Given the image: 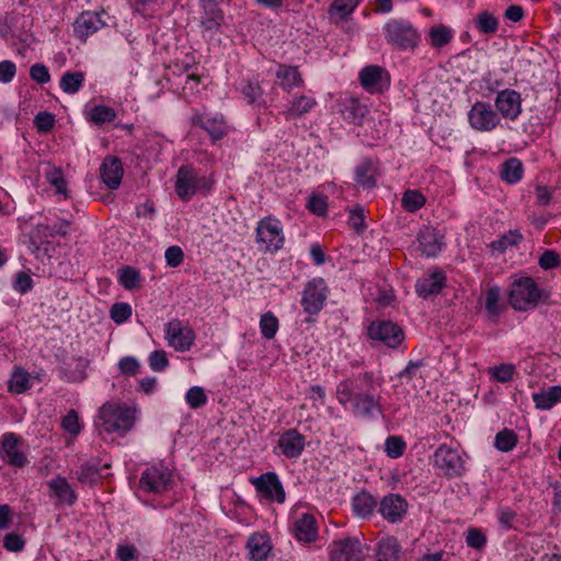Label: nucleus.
Here are the masks:
<instances>
[{
  "label": "nucleus",
  "instance_id": "nucleus-1",
  "mask_svg": "<svg viewBox=\"0 0 561 561\" xmlns=\"http://www.w3.org/2000/svg\"><path fill=\"white\" fill-rule=\"evenodd\" d=\"M549 294L541 290L530 277H523L512 284L510 304L518 311L534 309L539 302H546Z\"/></svg>",
  "mask_w": 561,
  "mask_h": 561
},
{
  "label": "nucleus",
  "instance_id": "nucleus-2",
  "mask_svg": "<svg viewBox=\"0 0 561 561\" xmlns=\"http://www.w3.org/2000/svg\"><path fill=\"white\" fill-rule=\"evenodd\" d=\"M134 425V415L129 408L105 403L99 410V421L95 423L102 433H126Z\"/></svg>",
  "mask_w": 561,
  "mask_h": 561
},
{
  "label": "nucleus",
  "instance_id": "nucleus-3",
  "mask_svg": "<svg viewBox=\"0 0 561 561\" xmlns=\"http://www.w3.org/2000/svg\"><path fill=\"white\" fill-rule=\"evenodd\" d=\"M382 30L386 42L396 49H414L419 45L420 34L408 21L391 19Z\"/></svg>",
  "mask_w": 561,
  "mask_h": 561
},
{
  "label": "nucleus",
  "instance_id": "nucleus-4",
  "mask_svg": "<svg viewBox=\"0 0 561 561\" xmlns=\"http://www.w3.org/2000/svg\"><path fill=\"white\" fill-rule=\"evenodd\" d=\"M255 242L260 244V251L274 252L282 249L284 236L280 221L272 217L261 219L255 229Z\"/></svg>",
  "mask_w": 561,
  "mask_h": 561
},
{
  "label": "nucleus",
  "instance_id": "nucleus-5",
  "mask_svg": "<svg viewBox=\"0 0 561 561\" xmlns=\"http://www.w3.org/2000/svg\"><path fill=\"white\" fill-rule=\"evenodd\" d=\"M434 466L448 479L461 477L466 471L465 460L459 451L446 444L435 450Z\"/></svg>",
  "mask_w": 561,
  "mask_h": 561
},
{
  "label": "nucleus",
  "instance_id": "nucleus-6",
  "mask_svg": "<svg viewBox=\"0 0 561 561\" xmlns=\"http://www.w3.org/2000/svg\"><path fill=\"white\" fill-rule=\"evenodd\" d=\"M329 556L330 561H363L365 547L356 536L344 537L332 541Z\"/></svg>",
  "mask_w": 561,
  "mask_h": 561
},
{
  "label": "nucleus",
  "instance_id": "nucleus-7",
  "mask_svg": "<svg viewBox=\"0 0 561 561\" xmlns=\"http://www.w3.org/2000/svg\"><path fill=\"white\" fill-rule=\"evenodd\" d=\"M470 126L478 131H491L500 124L499 113L488 102H476L468 112Z\"/></svg>",
  "mask_w": 561,
  "mask_h": 561
},
{
  "label": "nucleus",
  "instance_id": "nucleus-8",
  "mask_svg": "<svg viewBox=\"0 0 561 561\" xmlns=\"http://www.w3.org/2000/svg\"><path fill=\"white\" fill-rule=\"evenodd\" d=\"M367 333L371 340L379 341L391 348L398 347L404 340L403 330L389 320L373 321Z\"/></svg>",
  "mask_w": 561,
  "mask_h": 561
},
{
  "label": "nucleus",
  "instance_id": "nucleus-9",
  "mask_svg": "<svg viewBox=\"0 0 561 561\" xmlns=\"http://www.w3.org/2000/svg\"><path fill=\"white\" fill-rule=\"evenodd\" d=\"M328 287L324 279L314 278L308 282L302 291L301 305L305 312L313 316L319 313L327 300Z\"/></svg>",
  "mask_w": 561,
  "mask_h": 561
},
{
  "label": "nucleus",
  "instance_id": "nucleus-10",
  "mask_svg": "<svg viewBox=\"0 0 561 561\" xmlns=\"http://www.w3.org/2000/svg\"><path fill=\"white\" fill-rule=\"evenodd\" d=\"M165 340L169 345L178 352L188 351L195 341L194 331L182 323L179 319H173L165 324Z\"/></svg>",
  "mask_w": 561,
  "mask_h": 561
},
{
  "label": "nucleus",
  "instance_id": "nucleus-11",
  "mask_svg": "<svg viewBox=\"0 0 561 561\" xmlns=\"http://www.w3.org/2000/svg\"><path fill=\"white\" fill-rule=\"evenodd\" d=\"M256 491L264 495L268 501L283 503L285 501V491L275 472L268 471L252 480Z\"/></svg>",
  "mask_w": 561,
  "mask_h": 561
},
{
  "label": "nucleus",
  "instance_id": "nucleus-12",
  "mask_svg": "<svg viewBox=\"0 0 561 561\" xmlns=\"http://www.w3.org/2000/svg\"><path fill=\"white\" fill-rule=\"evenodd\" d=\"M495 106L504 118L515 121L522 113L520 93L511 89L497 92Z\"/></svg>",
  "mask_w": 561,
  "mask_h": 561
},
{
  "label": "nucleus",
  "instance_id": "nucleus-13",
  "mask_svg": "<svg viewBox=\"0 0 561 561\" xmlns=\"http://www.w3.org/2000/svg\"><path fill=\"white\" fill-rule=\"evenodd\" d=\"M198 191V176L190 165H182L176 173L175 192L182 201H190Z\"/></svg>",
  "mask_w": 561,
  "mask_h": 561
},
{
  "label": "nucleus",
  "instance_id": "nucleus-14",
  "mask_svg": "<svg viewBox=\"0 0 561 561\" xmlns=\"http://www.w3.org/2000/svg\"><path fill=\"white\" fill-rule=\"evenodd\" d=\"M408 511V502L400 494H388L379 504V513L390 523L402 520Z\"/></svg>",
  "mask_w": 561,
  "mask_h": 561
},
{
  "label": "nucleus",
  "instance_id": "nucleus-15",
  "mask_svg": "<svg viewBox=\"0 0 561 561\" xmlns=\"http://www.w3.org/2000/svg\"><path fill=\"white\" fill-rule=\"evenodd\" d=\"M171 480L168 469L151 467L144 471L140 478V486L147 492L160 493L164 491Z\"/></svg>",
  "mask_w": 561,
  "mask_h": 561
},
{
  "label": "nucleus",
  "instance_id": "nucleus-16",
  "mask_svg": "<svg viewBox=\"0 0 561 561\" xmlns=\"http://www.w3.org/2000/svg\"><path fill=\"white\" fill-rule=\"evenodd\" d=\"M306 446V438L297 430H288L278 439V448L286 458L296 459L300 457Z\"/></svg>",
  "mask_w": 561,
  "mask_h": 561
},
{
  "label": "nucleus",
  "instance_id": "nucleus-17",
  "mask_svg": "<svg viewBox=\"0 0 561 561\" xmlns=\"http://www.w3.org/2000/svg\"><path fill=\"white\" fill-rule=\"evenodd\" d=\"M105 25V22L101 18V13L85 11L82 12L73 23V31L77 37L85 39L94 32L101 30Z\"/></svg>",
  "mask_w": 561,
  "mask_h": 561
},
{
  "label": "nucleus",
  "instance_id": "nucleus-18",
  "mask_svg": "<svg viewBox=\"0 0 561 561\" xmlns=\"http://www.w3.org/2000/svg\"><path fill=\"white\" fill-rule=\"evenodd\" d=\"M445 285V273L440 270H435L416 282L415 291L423 299H427L430 296L439 294Z\"/></svg>",
  "mask_w": 561,
  "mask_h": 561
},
{
  "label": "nucleus",
  "instance_id": "nucleus-19",
  "mask_svg": "<svg viewBox=\"0 0 561 561\" xmlns=\"http://www.w3.org/2000/svg\"><path fill=\"white\" fill-rule=\"evenodd\" d=\"M250 561H266L272 552V543L267 534L254 533L245 543Z\"/></svg>",
  "mask_w": 561,
  "mask_h": 561
},
{
  "label": "nucleus",
  "instance_id": "nucleus-20",
  "mask_svg": "<svg viewBox=\"0 0 561 561\" xmlns=\"http://www.w3.org/2000/svg\"><path fill=\"white\" fill-rule=\"evenodd\" d=\"M19 437L14 433H7L1 442V456L13 467L22 468L26 465V456L18 448Z\"/></svg>",
  "mask_w": 561,
  "mask_h": 561
},
{
  "label": "nucleus",
  "instance_id": "nucleus-21",
  "mask_svg": "<svg viewBox=\"0 0 561 561\" xmlns=\"http://www.w3.org/2000/svg\"><path fill=\"white\" fill-rule=\"evenodd\" d=\"M101 178L110 190H116L124 174L122 161L116 157H106L100 168Z\"/></svg>",
  "mask_w": 561,
  "mask_h": 561
},
{
  "label": "nucleus",
  "instance_id": "nucleus-22",
  "mask_svg": "<svg viewBox=\"0 0 561 561\" xmlns=\"http://www.w3.org/2000/svg\"><path fill=\"white\" fill-rule=\"evenodd\" d=\"M420 249L425 256H436L443 247V234L433 227H426L417 237Z\"/></svg>",
  "mask_w": 561,
  "mask_h": 561
},
{
  "label": "nucleus",
  "instance_id": "nucleus-23",
  "mask_svg": "<svg viewBox=\"0 0 561 561\" xmlns=\"http://www.w3.org/2000/svg\"><path fill=\"white\" fill-rule=\"evenodd\" d=\"M193 125L204 129L216 141L227 134V125L222 118L209 117L204 114H195L192 117Z\"/></svg>",
  "mask_w": 561,
  "mask_h": 561
},
{
  "label": "nucleus",
  "instance_id": "nucleus-24",
  "mask_svg": "<svg viewBox=\"0 0 561 561\" xmlns=\"http://www.w3.org/2000/svg\"><path fill=\"white\" fill-rule=\"evenodd\" d=\"M294 534L297 540L312 542L317 539L318 528L313 515L305 513L295 522Z\"/></svg>",
  "mask_w": 561,
  "mask_h": 561
},
{
  "label": "nucleus",
  "instance_id": "nucleus-25",
  "mask_svg": "<svg viewBox=\"0 0 561 561\" xmlns=\"http://www.w3.org/2000/svg\"><path fill=\"white\" fill-rule=\"evenodd\" d=\"M382 73L383 69L379 66H367L359 72L360 85L369 93H378L382 91Z\"/></svg>",
  "mask_w": 561,
  "mask_h": 561
},
{
  "label": "nucleus",
  "instance_id": "nucleus-26",
  "mask_svg": "<svg viewBox=\"0 0 561 561\" xmlns=\"http://www.w3.org/2000/svg\"><path fill=\"white\" fill-rule=\"evenodd\" d=\"M377 175V163L371 159L363 160L355 169V180L365 188H371L376 186Z\"/></svg>",
  "mask_w": 561,
  "mask_h": 561
},
{
  "label": "nucleus",
  "instance_id": "nucleus-27",
  "mask_svg": "<svg viewBox=\"0 0 561 561\" xmlns=\"http://www.w3.org/2000/svg\"><path fill=\"white\" fill-rule=\"evenodd\" d=\"M353 411L355 415L373 417L376 413H381V408L374 396L368 393H357L354 397Z\"/></svg>",
  "mask_w": 561,
  "mask_h": 561
},
{
  "label": "nucleus",
  "instance_id": "nucleus-28",
  "mask_svg": "<svg viewBox=\"0 0 561 561\" xmlns=\"http://www.w3.org/2000/svg\"><path fill=\"white\" fill-rule=\"evenodd\" d=\"M535 407L539 410H550L561 402V386H551L533 394Z\"/></svg>",
  "mask_w": 561,
  "mask_h": 561
},
{
  "label": "nucleus",
  "instance_id": "nucleus-29",
  "mask_svg": "<svg viewBox=\"0 0 561 561\" xmlns=\"http://www.w3.org/2000/svg\"><path fill=\"white\" fill-rule=\"evenodd\" d=\"M317 101L308 95H300L291 101L290 105L286 107L280 114L286 121L295 119L306 113H308Z\"/></svg>",
  "mask_w": 561,
  "mask_h": 561
},
{
  "label": "nucleus",
  "instance_id": "nucleus-30",
  "mask_svg": "<svg viewBox=\"0 0 561 561\" xmlns=\"http://www.w3.org/2000/svg\"><path fill=\"white\" fill-rule=\"evenodd\" d=\"M362 0H333L329 5L328 14L332 23H340L351 15Z\"/></svg>",
  "mask_w": 561,
  "mask_h": 561
},
{
  "label": "nucleus",
  "instance_id": "nucleus-31",
  "mask_svg": "<svg viewBox=\"0 0 561 561\" xmlns=\"http://www.w3.org/2000/svg\"><path fill=\"white\" fill-rule=\"evenodd\" d=\"M401 553V546L397 538L386 537L378 542L376 550L377 561H398Z\"/></svg>",
  "mask_w": 561,
  "mask_h": 561
},
{
  "label": "nucleus",
  "instance_id": "nucleus-32",
  "mask_svg": "<svg viewBox=\"0 0 561 561\" xmlns=\"http://www.w3.org/2000/svg\"><path fill=\"white\" fill-rule=\"evenodd\" d=\"M276 78L279 80V85L287 91L294 87H300L304 83L298 68L294 66L279 65L276 71Z\"/></svg>",
  "mask_w": 561,
  "mask_h": 561
},
{
  "label": "nucleus",
  "instance_id": "nucleus-33",
  "mask_svg": "<svg viewBox=\"0 0 561 561\" xmlns=\"http://www.w3.org/2000/svg\"><path fill=\"white\" fill-rule=\"evenodd\" d=\"M352 505L358 517L366 518L376 510L377 501L370 493L362 491L353 497Z\"/></svg>",
  "mask_w": 561,
  "mask_h": 561
},
{
  "label": "nucleus",
  "instance_id": "nucleus-34",
  "mask_svg": "<svg viewBox=\"0 0 561 561\" xmlns=\"http://www.w3.org/2000/svg\"><path fill=\"white\" fill-rule=\"evenodd\" d=\"M367 105L359 102V100L351 98L345 101L343 107L344 118L354 124H362L363 118L368 114Z\"/></svg>",
  "mask_w": 561,
  "mask_h": 561
},
{
  "label": "nucleus",
  "instance_id": "nucleus-35",
  "mask_svg": "<svg viewBox=\"0 0 561 561\" xmlns=\"http://www.w3.org/2000/svg\"><path fill=\"white\" fill-rule=\"evenodd\" d=\"M201 7L204 11V20L202 21V24L205 28L213 30L224 22V12L216 0L207 2Z\"/></svg>",
  "mask_w": 561,
  "mask_h": 561
},
{
  "label": "nucleus",
  "instance_id": "nucleus-36",
  "mask_svg": "<svg viewBox=\"0 0 561 561\" xmlns=\"http://www.w3.org/2000/svg\"><path fill=\"white\" fill-rule=\"evenodd\" d=\"M523 164L516 158H511L502 164L501 178L503 181L515 184L523 176Z\"/></svg>",
  "mask_w": 561,
  "mask_h": 561
},
{
  "label": "nucleus",
  "instance_id": "nucleus-37",
  "mask_svg": "<svg viewBox=\"0 0 561 561\" xmlns=\"http://www.w3.org/2000/svg\"><path fill=\"white\" fill-rule=\"evenodd\" d=\"M84 81V73L81 71H67L60 78V89L67 94L77 93Z\"/></svg>",
  "mask_w": 561,
  "mask_h": 561
},
{
  "label": "nucleus",
  "instance_id": "nucleus-38",
  "mask_svg": "<svg viewBox=\"0 0 561 561\" xmlns=\"http://www.w3.org/2000/svg\"><path fill=\"white\" fill-rule=\"evenodd\" d=\"M46 181L56 188L57 194L64 195L68 198L67 181L64 176L62 170L59 167H49L45 171Z\"/></svg>",
  "mask_w": 561,
  "mask_h": 561
},
{
  "label": "nucleus",
  "instance_id": "nucleus-39",
  "mask_svg": "<svg viewBox=\"0 0 561 561\" xmlns=\"http://www.w3.org/2000/svg\"><path fill=\"white\" fill-rule=\"evenodd\" d=\"M118 283L126 290H134L140 287V272L131 266H124L119 270Z\"/></svg>",
  "mask_w": 561,
  "mask_h": 561
},
{
  "label": "nucleus",
  "instance_id": "nucleus-40",
  "mask_svg": "<svg viewBox=\"0 0 561 561\" xmlns=\"http://www.w3.org/2000/svg\"><path fill=\"white\" fill-rule=\"evenodd\" d=\"M116 116L114 108L106 105H95L89 113V121L95 125H103L105 123H112Z\"/></svg>",
  "mask_w": 561,
  "mask_h": 561
},
{
  "label": "nucleus",
  "instance_id": "nucleus-41",
  "mask_svg": "<svg viewBox=\"0 0 561 561\" xmlns=\"http://www.w3.org/2000/svg\"><path fill=\"white\" fill-rule=\"evenodd\" d=\"M428 36L431 44L435 48L447 45L453 38V32L446 25H437L430 28Z\"/></svg>",
  "mask_w": 561,
  "mask_h": 561
},
{
  "label": "nucleus",
  "instance_id": "nucleus-42",
  "mask_svg": "<svg viewBox=\"0 0 561 561\" xmlns=\"http://www.w3.org/2000/svg\"><path fill=\"white\" fill-rule=\"evenodd\" d=\"M523 240V234L518 230H510L500 239L493 241L490 245L493 250L504 252L508 248L516 247Z\"/></svg>",
  "mask_w": 561,
  "mask_h": 561
},
{
  "label": "nucleus",
  "instance_id": "nucleus-43",
  "mask_svg": "<svg viewBox=\"0 0 561 561\" xmlns=\"http://www.w3.org/2000/svg\"><path fill=\"white\" fill-rule=\"evenodd\" d=\"M476 26L482 34H494L499 28V21L489 11H482L476 18Z\"/></svg>",
  "mask_w": 561,
  "mask_h": 561
},
{
  "label": "nucleus",
  "instance_id": "nucleus-44",
  "mask_svg": "<svg viewBox=\"0 0 561 561\" xmlns=\"http://www.w3.org/2000/svg\"><path fill=\"white\" fill-rule=\"evenodd\" d=\"M425 202V196L416 190H408L401 199L402 207L410 213L419 210L424 206Z\"/></svg>",
  "mask_w": 561,
  "mask_h": 561
},
{
  "label": "nucleus",
  "instance_id": "nucleus-45",
  "mask_svg": "<svg viewBox=\"0 0 561 561\" xmlns=\"http://www.w3.org/2000/svg\"><path fill=\"white\" fill-rule=\"evenodd\" d=\"M501 290L499 287L494 286L488 289L485 294V310L489 317L495 318L501 311L502 307L500 305Z\"/></svg>",
  "mask_w": 561,
  "mask_h": 561
},
{
  "label": "nucleus",
  "instance_id": "nucleus-46",
  "mask_svg": "<svg viewBox=\"0 0 561 561\" xmlns=\"http://www.w3.org/2000/svg\"><path fill=\"white\" fill-rule=\"evenodd\" d=\"M517 444V435L513 430H503L495 436L494 445L503 453L512 450Z\"/></svg>",
  "mask_w": 561,
  "mask_h": 561
},
{
  "label": "nucleus",
  "instance_id": "nucleus-47",
  "mask_svg": "<svg viewBox=\"0 0 561 561\" xmlns=\"http://www.w3.org/2000/svg\"><path fill=\"white\" fill-rule=\"evenodd\" d=\"M49 485L60 500L67 502L69 505L73 504L76 495L65 479H55Z\"/></svg>",
  "mask_w": 561,
  "mask_h": 561
},
{
  "label": "nucleus",
  "instance_id": "nucleus-48",
  "mask_svg": "<svg viewBox=\"0 0 561 561\" xmlns=\"http://www.w3.org/2000/svg\"><path fill=\"white\" fill-rule=\"evenodd\" d=\"M260 329L263 337L272 340L278 330V320L272 312L262 314L260 319Z\"/></svg>",
  "mask_w": 561,
  "mask_h": 561
},
{
  "label": "nucleus",
  "instance_id": "nucleus-49",
  "mask_svg": "<svg viewBox=\"0 0 561 561\" xmlns=\"http://www.w3.org/2000/svg\"><path fill=\"white\" fill-rule=\"evenodd\" d=\"M30 376L24 370H16L10 381H9V390L13 393H23L30 387Z\"/></svg>",
  "mask_w": 561,
  "mask_h": 561
},
{
  "label": "nucleus",
  "instance_id": "nucleus-50",
  "mask_svg": "<svg viewBox=\"0 0 561 561\" xmlns=\"http://www.w3.org/2000/svg\"><path fill=\"white\" fill-rule=\"evenodd\" d=\"M78 480L81 482H95L101 476V469L95 461H89L80 467L77 472Z\"/></svg>",
  "mask_w": 561,
  "mask_h": 561
},
{
  "label": "nucleus",
  "instance_id": "nucleus-51",
  "mask_svg": "<svg viewBox=\"0 0 561 561\" xmlns=\"http://www.w3.org/2000/svg\"><path fill=\"white\" fill-rule=\"evenodd\" d=\"M514 373L515 366L513 364H501L489 369L491 378L503 383L510 381Z\"/></svg>",
  "mask_w": 561,
  "mask_h": 561
},
{
  "label": "nucleus",
  "instance_id": "nucleus-52",
  "mask_svg": "<svg viewBox=\"0 0 561 561\" xmlns=\"http://www.w3.org/2000/svg\"><path fill=\"white\" fill-rule=\"evenodd\" d=\"M110 316L115 323L122 324L131 317V307L127 302H116L111 307Z\"/></svg>",
  "mask_w": 561,
  "mask_h": 561
},
{
  "label": "nucleus",
  "instance_id": "nucleus-53",
  "mask_svg": "<svg viewBox=\"0 0 561 561\" xmlns=\"http://www.w3.org/2000/svg\"><path fill=\"white\" fill-rule=\"evenodd\" d=\"M185 400L191 409H198L206 403L207 397L202 387L195 386L187 390Z\"/></svg>",
  "mask_w": 561,
  "mask_h": 561
},
{
  "label": "nucleus",
  "instance_id": "nucleus-54",
  "mask_svg": "<svg viewBox=\"0 0 561 561\" xmlns=\"http://www.w3.org/2000/svg\"><path fill=\"white\" fill-rule=\"evenodd\" d=\"M385 446L387 456L393 459L401 457L405 450V443L398 436H389L386 439Z\"/></svg>",
  "mask_w": 561,
  "mask_h": 561
},
{
  "label": "nucleus",
  "instance_id": "nucleus-55",
  "mask_svg": "<svg viewBox=\"0 0 561 561\" xmlns=\"http://www.w3.org/2000/svg\"><path fill=\"white\" fill-rule=\"evenodd\" d=\"M61 427L71 435H78L81 432L79 415L76 410H70L62 417Z\"/></svg>",
  "mask_w": 561,
  "mask_h": 561
},
{
  "label": "nucleus",
  "instance_id": "nucleus-56",
  "mask_svg": "<svg viewBox=\"0 0 561 561\" xmlns=\"http://www.w3.org/2000/svg\"><path fill=\"white\" fill-rule=\"evenodd\" d=\"M466 543L468 547L481 550L486 545V537L478 528H469L466 536Z\"/></svg>",
  "mask_w": 561,
  "mask_h": 561
},
{
  "label": "nucleus",
  "instance_id": "nucleus-57",
  "mask_svg": "<svg viewBox=\"0 0 561 561\" xmlns=\"http://www.w3.org/2000/svg\"><path fill=\"white\" fill-rule=\"evenodd\" d=\"M38 133H48L55 126V116L48 112H39L34 118Z\"/></svg>",
  "mask_w": 561,
  "mask_h": 561
},
{
  "label": "nucleus",
  "instance_id": "nucleus-58",
  "mask_svg": "<svg viewBox=\"0 0 561 561\" xmlns=\"http://www.w3.org/2000/svg\"><path fill=\"white\" fill-rule=\"evenodd\" d=\"M307 208L314 215H324L328 208L327 197L320 194H312L308 199Z\"/></svg>",
  "mask_w": 561,
  "mask_h": 561
},
{
  "label": "nucleus",
  "instance_id": "nucleus-59",
  "mask_svg": "<svg viewBox=\"0 0 561 561\" xmlns=\"http://www.w3.org/2000/svg\"><path fill=\"white\" fill-rule=\"evenodd\" d=\"M539 266L542 270H552L561 264L560 255L553 250H546L539 257Z\"/></svg>",
  "mask_w": 561,
  "mask_h": 561
},
{
  "label": "nucleus",
  "instance_id": "nucleus-60",
  "mask_svg": "<svg viewBox=\"0 0 561 561\" xmlns=\"http://www.w3.org/2000/svg\"><path fill=\"white\" fill-rule=\"evenodd\" d=\"M169 365L167 353L162 350L153 351L149 356V366L153 371H162Z\"/></svg>",
  "mask_w": 561,
  "mask_h": 561
},
{
  "label": "nucleus",
  "instance_id": "nucleus-61",
  "mask_svg": "<svg viewBox=\"0 0 561 561\" xmlns=\"http://www.w3.org/2000/svg\"><path fill=\"white\" fill-rule=\"evenodd\" d=\"M13 288L20 294H26L33 288V279L25 272H19L15 275Z\"/></svg>",
  "mask_w": 561,
  "mask_h": 561
},
{
  "label": "nucleus",
  "instance_id": "nucleus-62",
  "mask_svg": "<svg viewBox=\"0 0 561 561\" xmlns=\"http://www.w3.org/2000/svg\"><path fill=\"white\" fill-rule=\"evenodd\" d=\"M24 546H25V541L22 538V536L14 534V533H10L4 536L3 547L8 551L19 552V551L23 550Z\"/></svg>",
  "mask_w": 561,
  "mask_h": 561
},
{
  "label": "nucleus",
  "instance_id": "nucleus-63",
  "mask_svg": "<svg viewBox=\"0 0 561 561\" xmlns=\"http://www.w3.org/2000/svg\"><path fill=\"white\" fill-rule=\"evenodd\" d=\"M30 77L41 84L47 83L50 80L48 68L44 64H34L30 69Z\"/></svg>",
  "mask_w": 561,
  "mask_h": 561
},
{
  "label": "nucleus",
  "instance_id": "nucleus-64",
  "mask_svg": "<svg viewBox=\"0 0 561 561\" xmlns=\"http://www.w3.org/2000/svg\"><path fill=\"white\" fill-rule=\"evenodd\" d=\"M164 257L169 266L178 267L184 260V253L180 247L172 245L165 250Z\"/></svg>",
  "mask_w": 561,
  "mask_h": 561
}]
</instances>
